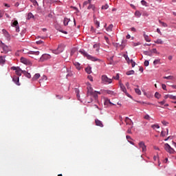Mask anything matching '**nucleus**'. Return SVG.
I'll return each instance as SVG.
<instances>
[{"label":"nucleus","mask_w":176,"mask_h":176,"mask_svg":"<svg viewBox=\"0 0 176 176\" xmlns=\"http://www.w3.org/2000/svg\"><path fill=\"white\" fill-rule=\"evenodd\" d=\"M98 94H101V92L94 91L91 85L87 87V97H93L94 100H97L98 98Z\"/></svg>","instance_id":"nucleus-1"},{"label":"nucleus","mask_w":176,"mask_h":176,"mask_svg":"<svg viewBox=\"0 0 176 176\" xmlns=\"http://www.w3.org/2000/svg\"><path fill=\"white\" fill-rule=\"evenodd\" d=\"M80 53H81L84 57H87L88 60H91V61H101V60L92 56L91 55H89V54H87V52L83 50H80Z\"/></svg>","instance_id":"nucleus-2"},{"label":"nucleus","mask_w":176,"mask_h":176,"mask_svg":"<svg viewBox=\"0 0 176 176\" xmlns=\"http://www.w3.org/2000/svg\"><path fill=\"white\" fill-rule=\"evenodd\" d=\"M65 47V46H64V44H59L57 49L52 50V53H54V54H60V53L64 52Z\"/></svg>","instance_id":"nucleus-3"},{"label":"nucleus","mask_w":176,"mask_h":176,"mask_svg":"<svg viewBox=\"0 0 176 176\" xmlns=\"http://www.w3.org/2000/svg\"><path fill=\"white\" fill-rule=\"evenodd\" d=\"M0 47L3 49V52L6 54V53L10 52V47L6 45L5 43L0 40Z\"/></svg>","instance_id":"nucleus-4"},{"label":"nucleus","mask_w":176,"mask_h":176,"mask_svg":"<svg viewBox=\"0 0 176 176\" xmlns=\"http://www.w3.org/2000/svg\"><path fill=\"white\" fill-rule=\"evenodd\" d=\"M164 149L165 151H166V152H168V153H170V154L175 153V150H174V148H173L171 146L168 144V143H166L164 144Z\"/></svg>","instance_id":"nucleus-5"},{"label":"nucleus","mask_w":176,"mask_h":176,"mask_svg":"<svg viewBox=\"0 0 176 176\" xmlns=\"http://www.w3.org/2000/svg\"><path fill=\"white\" fill-rule=\"evenodd\" d=\"M120 87L122 91H123V93H124L127 97L131 98V96L129 93H127V89H126V87H124V85L120 83Z\"/></svg>","instance_id":"nucleus-6"},{"label":"nucleus","mask_w":176,"mask_h":176,"mask_svg":"<svg viewBox=\"0 0 176 176\" xmlns=\"http://www.w3.org/2000/svg\"><path fill=\"white\" fill-rule=\"evenodd\" d=\"M102 81L104 83L109 85V83L112 82V79L108 78V76H107L106 75H103V76H102Z\"/></svg>","instance_id":"nucleus-7"},{"label":"nucleus","mask_w":176,"mask_h":176,"mask_svg":"<svg viewBox=\"0 0 176 176\" xmlns=\"http://www.w3.org/2000/svg\"><path fill=\"white\" fill-rule=\"evenodd\" d=\"M21 63H23V64H25V65H32L31 61L24 57L21 58Z\"/></svg>","instance_id":"nucleus-8"},{"label":"nucleus","mask_w":176,"mask_h":176,"mask_svg":"<svg viewBox=\"0 0 176 176\" xmlns=\"http://www.w3.org/2000/svg\"><path fill=\"white\" fill-rule=\"evenodd\" d=\"M12 27H15L16 28V32H20V27L19 26V21H14L12 23Z\"/></svg>","instance_id":"nucleus-9"},{"label":"nucleus","mask_w":176,"mask_h":176,"mask_svg":"<svg viewBox=\"0 0 176 176\" xmlns=\"http://www.w3.org/2000/svg\"><path fill=\"white\" fill-rule=\"evenodd\" d=\"M139 146L142 148V152H146V146L144 142H140L139 143Z\"/></svg>","instance_id":"nucleus-10"},{"label":"nucleus","mask_w":176,"mask_h":176,"mask_svg":"<svg viewBox=\"0 0 176 176\" xmlns=\"http://www.w3.org/2000/svg\"><path fill=\"white\" fill-rule=\"evenodd\" d=\"M12 80L15 83V85H17V86H20V78H19V76H14L12 78Z\"/></svg>","instance_id":"nucleus-11"},{"label":"nucleus","mask_w":176,"mask_h":176,"mask_svg":"<svg viewBox=\"0 0 176 176\" xmlns=\"http://www.w3.org/2000/svg\"><path fill=\"white\" fill-rule=\"evenodd\" d=\"M2 32L4 36H6V38L8 39V41H10V34H9V32H8V31L5 29L2 30Z\"/></svg>","instance_id":"nucleus-12"},{"label":"nucleus","mask_w":176,"mask_h":176,"mask_svg":"<svg viewBox=\"0 0 176 176\" xmlns=\"http://www.w3.org/2000/svg\"><path fill=\"white\" fill-rule=\"evenodd\" d=\"M51 58L50 55L45 54L42 55L40 60L41 61H45V60H49V58Z\"/></svg>","instance_id":"nucleus-13"},{"label":"nucleus","mask_w":176,"mask_h":176,"mask_svg":"<svg viewBox=\"0 0 176 176\" xmlns=\"http://www.w3.org/2000/svg\"><path fill=\"white\" fill-rule=\"evenodd\" d=\"M125 123L126 124H129L131 126H133V124H134V122H133V120H131V119L129 118V117H126Z\"/></svg>","instance_id":"nucleus-14"},{"label":"nucleus","mask_w":176,"mask_h":176,"mask_svg":"<svg viewBox=\"0 0 176 176\" xmlns=\"http://www.w3.org/2000/svg\"><path fill=\"white\" fill-rule=\"evenodd\" d=\"M95 123L96 126H99L100 127H104V124H102V122L100 121V120H95Z\"/></svg>","instance_id":"nucleus-15"},{"label":"nucleus","mask_w":176,"mask_h":176,"mask_svg":"<svg viewBox=\"0 0 176 176\" xmlns=\"http://www.w3.org/2000/svg\"><path fill=\"white\" fill-rule=\"evenodd\" d=\"M74 65L76 67V69L80 71V69L82 68V67H80V63L78 62H74Z\"/></svg>","instance_id":"nucleus-16"},{"label":"nucleus","mask_w":176,"mask_h":176,"mask_svg":"<svg viewBox=\"0 0 176 176\" xmlns=\"http://www.w3.org/2000/svg\"><path fill=\"white\" fill-rule=\"evenodd\" d=\"M23 74L26 76V78H28L29 79L31 78V74L28 73L27 71L24 70Z\"/></svg>","instance_id":"nucleus-17"},{"label":"nucleus","mask_w":176,"mask_h":176,"mask_svg":"<svg viewBox=\"0 0 176 176\" xmlns=\"http://www.w3.org/2000/svg\"><path fill=\"white\" fill-rule=\"evenodd\" d=\"M23 71H24V70H21V69L19 68L17 71L15 72L16 75H17L18 76H21V74H23Z\"/></svg>","instance_id":"nucleus-18"},{"label":"nucleus","mask_w":176,"mask_h":176,"mask_svg":"<svg viewBox=\"0 0 176 176\" xmlns=\"http://www.w3.org/2000/svg\"><path fill=\"white\" fill-rule=\"evenodd\" d=\"M94 49H96V51L98 53L100 52V44H95L93 46Z\"/></svg>","instance_id":"nucleus-19"},{"label":"nucleus","mask_w":176,"mask_h":176,"mask_svg":"<svg viewBox=\"0 0 176 176\" xmlns=\"http://www.w3.org/2000/svg\"><path fill=\"white\" fill-rule=\"evenodd\" d=\"M144 38L146 41V42H151V38H149V36L146 35L145 32L144 33Z\"/></svg>","instance_id":"nucleus-20"},{"label":"nucleus","mask_w":176,"mask_h":176,"mask_svg":"<svg viewBox=\"0 0 176 176\" xmlns=\"http://www.w3.org/2000/svg\"><path fill=\"white\" fill-rule=\"evenodd\" d=\"M41 78V74H36L34 77L32 78V80H36Z\"/></svg>","instance_id":"nucleus-21"},{"label":"nucleus","mask_w":176,"mask_h":176,"mask_svg":"<svg viewBox=\"0 0 176 176\" xmlns=\"http://www.w3.org/2000/svg\"><path fill=\"white\" fill-rule=\"evenodd\" d=\"M155 43H157V45H163V40L158 38L155 41H154Z\"/></svg>","instance_id":"nucleus-22"},{"label":"nucleus","mask_w":176,"mask_h":176,"mask_svg":"<svg viewBox=\"0 0 176 176\" xmlns=\"http://www.w3.org/2000/svg\"><path fill=\"white\" fill-rule=\"evenodd\" d=\"M112 28H113V25L111 24L109 25L108 28H107L106 30H107V32H111Z\"/></svg>","instance_id":"nucleus-23"},{"label":"nucleus","mask_w":176,"mask_h":176,"mask_svg":"<svg viewBox=\"0 0 176 176\" xmlns=\"http://www.w3.org/2000/svg\"><path fill=\"white\" fill-rule=\"evenodd\" d=\"M70 19L68 18H65L63 21L64 25H68V23H69Z\"/></svg>","instance_id":"nucleus-24"},{"label":"nucleus","mask_w":176,"mask_h":176,"mask_svg":"<svg viewBox=\"0 0 176 176\" xmlns=\"http://www.w3.org/2000/svg\"><path fill=\"white\" fill-rule=\"evenodd\" d=\"M164 79H167L168 80H173L174 79L173 76H164Z\"/></svg>","instance_id":"nucleus-25"},{"label":"nucleus","mask_w":176,"mask_h":176,"mask_svg":"<svg viewBox=\"0 0 176 176\" xmlns=\"http://www.w3.org/2000/svg\"><path fill=\"white\" fill-rule=\"evenodd\" d=\"M144 54H145V56H149L150 57H152L151 51H144Z\"/></svg>","instance_id":"nucleus-26"},{"label":"nucleus","mask_w":176,"mask_h":176,"mask_svg":"<svg viewBox=\"0 0 176 176\" xmlns=\"http://www.w3.org/2000/svg\"><path fill=\"white\" fill-rule=\"evenodd\" d=\"M109 104H110L111 105H113V104L111 102V100L109 99H105L104 105H108Z\"/></svg>","instance_id":"nucleus-27"},{"label":"nucleus","mask_w":176,"mask_h":176,"mask_svg":"<svg viewBox=\"0 0 176 176\" xmlns=\"http://www.w3.org/2000/svg\"><path fill=\"white\" fill-rule=\"evenodd\" d=\"M141 3L143 6H146V7L148 6V3L145 0H142Z\"/></svg>","instance_id":"nucleus-28"},{"label":"nucleus","mask_w":176,"mask_h":176,"mask_svg":"<svg viewBox=\"0 0 176 176\" xmlns=\"http://www.w3.org/2000/svg\"><path fill=\"white\" fill-rule=\"evenodd\" d=\"M85 72L87 73H88L89 74H90L91 73V67H88L85 68Z\"/></svg>","instance_id":"nucleus-29"},{"label":"nucleus","mask_w":176,"mask_h":176,"mask_svg":"<svg viewBox=\"0 0 176 176\" xmlns=\"http://www.w3.org/2000/svg\"><path fill=\"white\" fill-rule=\"evenodd\" d=\"M0 64H5V57L0 56Z\"/></svg>","instance_id":"nucleus-30"},{"label":"nucleus","mask_w":176,"mask_h":176,"mask_svg":"<svg viewBox=\"0 0 176 176\" xmlns=\"http://www.w3.org/2000/svg\"><path fill=\"white\" fill-rule=\"evenodd\" d=\"M134 72H135L134 70H130L126 72V75H128V76L134 75Z\"/></svg>","instance_id":"nucleus-31"},{"label":"nucleus","mask_w":176,"mask_h":176,"mask_svg":"<svg viewBox=\"0 0 176 176\" xmlns=\"http://www.w3.org/2000/svg\"><path fill=\"white\" fill-rule=\"evenodd\" d=\"M135 91L136 94H138V96H141V90L140 89L135 88Z\"/></svg>","instance_id":"nucleus-32"},{"label":"nucleus","mask_w":176,"mask_h":176,"mask_svg":"<svg viewBox=\"0 0 176 176\" xmlns=\"http://www.w3.org/2000/svg\"><path fill=\"white\" fill-rule=\"evenodd\" d=\"M66 70L67 71V78H68V76H72V75H74V73H72V72H71V71H69V70H68V69H66Z\"/></svg>","instance_id":"nucleus-33"},{"label":"nucleus","mask_w":176,"mask_h":176,"mask_svg":"<svg viewBox=\"0 0 176 176\" xmlns=\"http://www.w3.org/2000/svg\"><path fill=\"white\" fill-rule=\"evenodd\" d=\"M135 16H136V17H141V12L138 10L135 11Z\"/></svg>","instance_id":"nucleus-34"},{"label":"nucleus","mask_w":176,"mask_h":176,"mask_svg":"<svg viewBox=\"0 0 176 176\" xmlns=\"http://www.w3.org/2000/svg\"><path fill=\"white\" fill-rule=\"evenodd\" d=\"M106 93H107V94H110V96H113L115 94V92H113V91L110 90L106 91Z\"/></svg>","instance_id":"nucleus-35"},{"label":"nucleus","mask_w":176,"mask_h":176,"mask_svg":"<svg viewBox=\"0 0 176 176\" xmlns=\"http://www.w3.org/2000/svg\"><path fill=\"white\" fill-rule=\"evenodd\" d=\"M94 23L96 25V28H98L100 27V22L96 19H94Z\"/></svg>","instance_id":"nucleus-36"},{"label":"nucleus","mask_w":176,"mask_h":176,"mask_svg":"<svg viewBox=\"0 0 176 176\" xmlns=\"http://www.w3.org/2000/svg\"><path fill=\"white\" fill-rule=\"evenodd\" d=\"M108 8H109V6H108V4H106V5L102 6V9L103 10H107V9H108Z\"/></svg>","instance_id":"nucleus-37"},{"label":"nucleus","mask_w":176,"mask_h":176,"mask_svg":"<svg viewBox=\"0 0 176 176\" xmlns=\"http://www.w3.org/2000/svg\"><path fill=\"white\" fill-rule=\"evenodd\" d=\"M168 98H170V100H176V96L173 95H168Z\"/></svg>","instance_id":"nucleus-38"},{"label":"nucleus","mask_w":176,"mask_h":176,"mask_svg":"<svg viewBox=\"0 0 176 176\" xmlns=\"http://www.w3.org/2000/svg\"><path fill=\"white\" fill-rule=\"evenodd\" d=\"M159 23L162 25V27H167V23L162 22V21H159Z\"/></svg>","instance_id":"nucleus-39"},{"label":"nucleus","mask_w":176,"mask_h":176,"mask_svg":"<svg viewBox=\"0 0 176 176\" xmlns=\"http://www.w3.org/2000/svg\"><path fill=\"white\" fill-rule=\"evenodd\" d=\"M152 129H160V126L157 124L151 125Z\"/></svg>","instance_id":"nucleus-40"},{"label":"nucleus","mask_w":176,"mask_h":176,"mask_svg":"<svg viewBox=\"0 0 176 176\" xmlns=\"http://www.w3.org/2000/svg\"><path fill=\"white\" fill-rule=\"evenodd\" d=\"M152 53H155L156 54H159V52H157V50L156 48L153 49L152 50H150Z\"/></svg>","instance_id":"nucleus-41"},{"label":"nucleus","mask_w":176,"mask_h":176,"mask_svg":"<svg viewBox=\"0 0 176 176\" xmlns=\"http://www.w3.org/2000/svg\"><path fill=\"white\" fill-rule=\"evenodd\" d=\"M88 10L92 9L93 10H94L95 8L93 6V4H89V6L87 7Z\"/></svg>","instance_id":"nucleus-42"},{"label":"nucleus","mask_w":176,"mask_h":176,"mask_svg":"<svg viewBox=\"0 0 176 176\" xmlns=\"http://www.w3.org/2000/svg\"><path fill=\"white\" fill-rule=\"evenodd\" d=\"M130 63H131V65H132V67L134 68V67H135V62H134V61L133 60V59H131V60H130Z\"/></svg>","instance_id":"nucleus-43"},{"label":"nucleus","mask_w":176,"mask_h":176,"mask_svg":"<svg viewBox=\"0 0 176 176\" xmlns=\"http://www.w3.org/2000/svg\"><path fill=\"white\" fill-rule=\"evenodd\" d=\"M144 119H146V120H151V116H149V115H146L144 117Z\"/></svg>","instance_id":"nucleus-44"},{"label":"nucleus","mask_w":176,"mask_h":176,"mask_svg":"<svg viewBox=\"0 0 176 176\" xmlns=\"http://www.w3.org/2000/svg\"><path fill=\"white\" fill-rule=\"evenodd\" d=\"M155 98H160V94H159V92H156L155 94Z\"/></svg>","instance_id":"nucleus-45"},{"label":"nucleus","mask_w":176,"mask_h":176,"mask_svg":"<svg viewBox=\"0 0 176 176\" xmlns=\"http://www.w3.org/2000/svg\"><path fill=\"white\" fill-rule=\"evenodd\" d=\"M133 129V126H131L130 128L128 129L126 133L128 134H131V129Z\"/></svg>","instance_id":"nucleus-46"},{"label":"nucleus","mask_w":176,"mask_h":176,"mask_svg":"<svg viewBox=\"0 0 176 176\" xmlns=\"http://www.w3.org/2000/svg\"><path fill=\"white\" fill-rule=\"evenodd\" d=\"M113 79H115L116 80H119V74H117L116 76H113Z\"/></svg>","instance_id":"nucleus-47"},{"label":"nucleus","mask_w":176,"mask_h":176,"mask_svg":"<svg viewBox=\"0 0 176 176\" xmlns=\"http://www.w3.org/2000/svg\"><path fill=\"white\" fill-rule=\"evenodd\" d=\"M36 43L37 45H42V44H43V41L39 40V41H36Z\"/></svg>","instance_id":"nucleus-48"},{"label":"nucleus","mask_w":176,"mask_h":176,"mask_svg":"<svg viewBox=\"0 0 176 176\" xmlns=\"http://www.w3.org/2000/svg\"><path fill=\"white\" fill-rule=\"evenodd\" d=\"M20 67H11V69H12L13 71H17Z\"/></svg>","instance_id":"nucleus-49"},{"label":"nucleus","mask_w":176,"mask_h":176,"mask_svg":"<svg viewBox=\"0 0 176 176\" xmlns=\"http://www.w3.org/2000/svg\"><path fill=\"white\" fill-rule=\"evenodd\" d=\"M4 12L3 10H0V19L3 17Z\"/></svg>","instance_id":"nucleus-50"},{"label":"nucleus","mask_w":176,"mask_h":176,"mask_svg":"<svg viewBox=\"0 0 176 176\" xmlns=\"http://www.w3.org/2000/svg\"><path fill=\"white\" fill-rule=\"evenodd\" d=\"M124 57L126 61H131L130 58L127 55H124Z\"/></svg>","instance_id":"nucleus-51"},{"label":"nucleus","mask_w":176,"mask_h":176,"mask_svg":"<svg viewBox=\"0 0 176 176\" xmlns=\"http://www.w3.org/2000/svg\"><path fill=\"white\" fill-rule=\"evenodd\" d=\"M30 2L33 3V5H38V2L36 1V0H30Z\"/></svg>","instance_id":"nucleus-52"},{"label":"nucleus","mask_w":176,"mask_h":176,"mask_svg":"<svg viewBox=\"0 0 176 176\" xmlns=\"http://www.w3.org/2000/svg\"><path fill=\"white\" fill-rule=\"evenodd\" d=\"M144 66H145V67H148V65H149V61L145 60L144 63Z\"/></svg>","instance_id":"nucleus-53"},{"label":"nucleus","mask_w":176,"mask_h":176,"mask_svg":"<svg viewBox=\"0 0 176 176\" xmlns=\"http://www.w3.org/2000/svg\"><path fill=\"white\" fill-rule=\"evenodd\" d=\"M162 123L164 126H167V124H168V122H167L165 120H163L162 121Z\"/></svg>","instance_id":"nucleus-54"},{"label":"nucleus","mask_w":176,"mask_h":176,"mask_svg":"<svg viewBox=\"0 0 176 176\" xmlns=\"http://www.w3.org/2000/svg\"><path fill=\"white\" fill-rule=\"evenodd\" d=\"M162 87L163 90H167V89H166L167 87L166 86L165 84H162Z\"/></svg>","instance_id":"nucleus-55"},{"label":"nucleus","mask_w":176,"mask_h":176,"mask_svg":"<svg viewBox=\"0 0 176 176\" xmlns=\"http://www.w3.org/2000/svg\"><path fill=\"white\" fill-rule=\"evenodd\" d=\"M32 54H34L35 56H39V51L33 52Z\"/></svg>","instance_id":"nucleus-56"},{"label":"nucleus","mask_w":176,"mask_h":176,"mask_svg":"<svg viewBox=\"0 0 176 176\" xmlns=\"http://www.w3.org/2000/svg\"><path fill=\"white\" fill-rule=\"evenodd\" d=\"M90 2V0H88L87 1H85L84 3H83V6H86V5H89V3Z\"/></svg>","instance_id":"nucleus-57"},{"label":"nucleus","mask_w":176,"mask_h":176,"mask_svg":"<svg viewBox=\"0 0 176 176\" xmlns=\"http://www.w3.org/2000/svg\"><path fill=\"white\" fill-rule=\"evenodd\" d=\"M159 104H160V105H164V104H166V101L164 100L161 102H159Z\"/></svg>","instance_id":"nucleus-58"},{"label":"nucleus","mask_w":176,"mask_h":176,"mask_svg":"<svg viewBox=\"0 0 176 176\" xmlns=\"http://www.w3.org/2000/svg\"><path fill=\"white\" fill-rule=\"evenodd\" d=\"M158 63H160V60H155L153 61V64H155V65L158 64Z\"/></svg>","instance_id":"nucleus-59"},{"label":"nucleus","mask_w":176,"mask_h":176,"mask_svg":"<svg viewBox=\"0 0 176 176\" xmlns=\"http://www.w3.org/2000/svg\"><path fill=\"white\" fill-rule=\"evenodd\" d=\"M104 40L106 41L107 43H109V38L107 36H104Z\"/></svg>","instance_id":"nucleus-60"},{"label":"nucleus","mask_w":176,"mask_h":176,"mask_svg":"<svg viewBox=\"0 0 176 176\" xmlns=\"http://www.w3.org/2000/svg\"><path fill=\"white\" fill-rule=\"evenodd\" d=\"M125 86H126V88L129 89H130V84L129 83V82H126V84H125Z\"/></svg>","instance_id":"nucleus-61"},{"label":"nucleus","mask_w":176,"mask_h":176,"mask_svg":"<svg viewBox=\"0 0 176 176\" xmlns=\"http://www.w3.org/2000/svg\"><path fill=\"white\" fill-rule=\"evenodd\" d=\"M126 140H128V141H130L131 140H132L131 137H130V135H126Z\"/></svg>","instance_id":"nucleus-62"},{"label":"nucleus","mask_w":176,"mask_h":176,"mask_svg":"<svg viewBox=\"0 0 176 176\" xmlns=\"http://www.w3.org/2000/svg\"><path fill=\"white\" fill-rule=\"evenodd\" d=\"M113 63V56L110 57V64H112Z\"/></svg>","instance_id":"nucleus-63"},{"label":"nucleus","mask_w":176,"mask_h":176,"mask_svg":"<svg viewBox=\"0 0 176 176\" xmlns=\"http://www.w3.org/2000/svg\"><path fill=\"white\" fill-rule=\"evenodd\" d=\"M88 79H89V80H91V82H93V77L91 76H89Z\"/></svg>","instance_id":"nucleus-64"}]
</instances>
